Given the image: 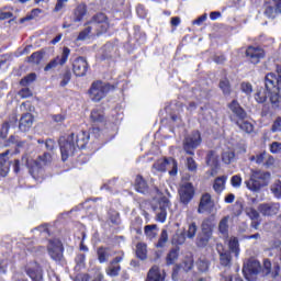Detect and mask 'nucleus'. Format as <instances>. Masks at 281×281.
I'll return each mask as SVG.
<instances>
[{
    "instance_id": "nucleus-50",
    "label": "nucleus",
    "mask_w": 281,
    "mask_h": 281,
    "mask_svg": "<svg viewBox=\"0 0 281 281\" xmlns=\"http://www.w3.org/2000/svg\"><path fill=\"white\" fill-rule=\"evenodd\" d=\"M196 231H198L196 223H191L187 231V238H190V239L194 238V236H196Z\"/></svg>"
},
{
    "instance_id": "nucleus-18",
    "label": "nucleus",
    "mask_w": 281,
    "mask_h": 281,
    "mask_svg": "<svg viewBox=\"0 0 281 281\" xmlns=\"http://www.w3.org/2000/svg\"><path fill=\"white\" fill-rule=\"evenodd\" d=\"M88 67L87 59H85V57H79L72 64V71L75 75L82 77L87 75Z\"/></svg>"
},
{
    "instance_id": "nucleus-21",
    "label": "nucleus",
    "mask_w": 281,
    "mask_h": 281,
    "mask_svg": "<svg viewBox=\"0 0 281 281\" xmlns=\"http://www.w3.org/2000/svg\"><path fill=\"white\" fill-rule=\"evenodd\" d=\"M97 254H98L99 262L101 263L106 262V260H109L111 256H114V257L117 256V251L111 250L109 248H99Z\"/></svg>"
},
{
    "instance_id": "nucleus-39",
    "label": "nucleus",
    "mask_w": 281,
    "mask_h": 281,
    "mask_svg": "<svg viewBox=\"0 0 281 281\" xmlns=\"http://www.w3.org/2000/svg\"><path fill=\"white\" fill-rule=\"evenodd\" d=\"M43 11L41 9H33L30 14L20 19V23H25V21H32L38 16Z\"/></svg>"
},
{
    "instance_id": "nucleus-29",
    "label": "nucleus",
    "mask_w": 281,
    "mask_h": 281,
    "mask_svg": "<svg viewBox=\"0 0 281 281\" xmlns=\"http://www.w3.org/2000/svg\"><path fill=\"white\" fill-rule=\"evenodd\" d=\"M87 14V5L85 4H79L76 10H75V22L80 23L82 19H85V15Z\"/></svg>"
},
{
    "instance_id": "nucleus-30",
    "label": "nucleus",
    "mask_w": 281,
    "mask_h": 281,
    "mask_svg": "<svg viewBox=\"0 0 281 281\" xmlns=\"http://www.w3.org/2000/svg\"><path fill=\"white\" fill-rule=\"evenodd\" d=\"M211 239H212V235H210L209 233H201L198 236L195 243L199 247H207V244L210 243Z\"/></svg>"
},
{
    "instance_id": "nucleus-49",
    "label": "nucleus",
    "mask_w": 281,
    "mask_h": 281,
    "mask_svg": "<svg viewBox=\"0 0 281 281\" xmlns=\"http://www.w3.org/2000/svg\"><path fill=\"white\" fill-rule=\"evenodd\" d=\"M246 214L251 218V221H258V218H260V213H258L254 207L246 209Z\"/></svg>"
},
{
    "instance_id": "nucleus-23",
    "label": "nucleus",
    "mask_w": 281,
    "mask_h": 281,
    "mask_svg": "<svg viewBox=\"0 0 281 281\" xmlns=\"http://www.w3.org/2000/svg\"><path fill=\"white\" fill-rule=\"evenodd\" d=\"M225 183H227V176H221L214 180L213 190L216 194H221L225 190Z\"/></svg>"
},
{
    "instance_id": "nucleus-25",
    "label": "nucleus",
    "mask_w": 281,
    "mask_h": 281,
    "mask_svg": "<svg viewBox=\"0 0 281 281\" xmlns=\"http://www.w3.org/2000/svg\"><path fill=\"white\" fill-rule=\"evenodd\" d=\"M218 232L222 236L227 237L229 234V216H225L220 221Z\"/></svg>"
},
{
    "instance_id": "nucleus-54",
    "label": "nucleus",
    "mask_w": 281,
    "mask_h": 281,
    "mask_svg": "<svg viewBox=\"0 0 281 281\" xmlns=\"http://www.w3.org/2000/svg\"><path fill=\"white\" fill-rule=\"evenodd\" d=\"M36 234H41V236L47 237L49 235V231L47 229V225L38 226L34 229Z\"/></svg>"
},
{
    "instance_id": "nucleus-4",
    "label": "nucleus",
    "mask_w": 281,
    "mask_h": 281,
    "mask_svg": "<svg viewBox=\"0 0 281 281\" xmlns=\"http://www.w3.org/2000/svg\"><path fill=\"white\" fill-rule=\"evenodd\" d=\"M23 164L29 168L32 177L36 179L38 177V172L45 168V166H49L52 164V154L44 153L42 156H38L37 159H32L30 154H25L22 157Z\"/></svg>"
},
{
    "instance_id": "nucleus-22",
    "label": "nucleus",
    "mask_w": 281,
    "mask_h": 281,
    "mask_svg": "<svg viewBox=\"0 0 281 281\" xmlns=\"http://www.w3.org/2000/svg\"><path fill=\"white\" fill-rule=\"evenodd\" d=\"M26 274L32 281H43V270L36 265L33 268L26 269Z\"/></svg>"
},
{
    "instance_id": "nucleus-31",
    "label": "nucleus",
    "mask_w": 281,
    "mask_h": 281,
    "mask_svg": "<svg viewBox=\"0 0 281 281\" xmlns=\"http://www.w3.org/2000/svg\"><path fill=\"white\" fill-rule=\"evenodd\" d=\"M157 234H159V228H157V225H147L145 226V235L149 240H153V238H157Z\"/></svg>"
},
{
    "instance_id": "nucleus-41",
    "label": "nucleus",
    "mask_w": 281,
    "mask_h": 281,
    "mask_svg": "<svg viewBox=\"0 0 281 281\" xmlns=\"http://www.w3.org/2000/svg\"><path fill=\"white\" fill-rule=\"evenodd\" d=\"M220 262L223 267H229V265H232V255H229V252H221Z\"/></svg>"
},
{
    "instance_id": "nucleus-42",
    "label": "nucleus",
    "mask_w": 281,
    "mask_h": 281,
    "mask_svg": "<svg viewBox=\"0 0 281 281\" xmlns=\"http://www.w3.org/2000/svg\"><path fill=\"white\" fill-rule=\"evenodd\" d=\"M250 161L257 164L258 166H260V164H265L266 159H267V153H261V154H257L255 156H251Z\"/></svg>"
},
{
    "instance_id": "nucleus-14",
    "label": "nucleus",
    "mask_w": 281,
    "mask_h": 281,
    "mask_svg": "<svg viewBox=\"0 0 281 281\" xmlns=\"http://www.w3.org/2000/svg\"><path fill=\"white\" fill-rule=\"evenodd\" d=\"M243 273L246 280L249 279V276H256L260 273V261L255 259H249L244 263Z\"/></svg>"
},
{
    "instance_id": "nucleus-15",
    "label": "nucleus",
    "mask_w": 281,
    "mask_h": 281,
    "mask_svg": "<svg viewBox=\"0 0 281 281\" xmlns=\"http://www.w3.org/2000/svg\"><path fill=\"white\" fill-rule=\"evenodd\" d=\"M214 211V201H212V195L209 193H205L201 196L200 204L198 212L199 214H204V212H209V214H212Z\"/></svg>"
},
{
    "instance_id": "nucleus-33",
    "label": "nucleus",
    "mask_w": 281,
    "mask_h": 281,
    "mask_svg": "<svg viewBox=\"0 0 281 281\" xmlns=\"http://www.w3.org/2000/svg\"><path fill=\"white\" fill-rule=\"evenodd\" d=\"M148 250L146 248V244H137L136 246V256L139 260H146Z\"/></svg>"
},
{
    "instance_id": "nucleus-28",
    "label": "nucleus",
    "mask_w": 281,
    "mask_h": 281,
    "mask_svg": "<svg viewBox=\"0 0 281 281\" xmlns=\"http://www.w3.org/2000/svg\"><path fill=\"white\" fill-rule=\"evenodd\" d=\"M277 12H279L278 7H276V4L273 3V0H271L270 2H266L265 14L266 16H268V19H276Z\"/></svg>"
},
{
    "instance_id": "nucleus-43",
    "label": "nucleus",
    "mask_w": 281,
    "mask_h": 281,
    "mask_svg": "<svg viewBox=\"0 0 281 281\" xmlns=\"http://www.w3.org/2000/svg\"><path fill=\"white\" fill-rule=\"evenodd\" d=\"M220 89H222L225 95H229V93H232V87L229 86V80L227 79L221 80Z\"/></svg>"
},
{
    "instance_id": "nucleus-1",
    "label": "nucleus",
    "mask_w": 281,
    "mask_h": 281,
    "mask_svg": "<svg viewBox=\"0 0 281 281\" xmlns=\"http://www.w3.org/2000/svg\"><path fill=\"white\" fill-rule=\"evenodd\" d=\"M266 89L260 88L256 94L255 100L262 104L267 102L268 95H270V102L273 106L281 105V68H277L276 72L266 75L265 79Z\"/></svg>"
},
{
    "instance_id": "nucleus-44",
    "label": "nucleus",
    "mask_w": 281,
    "mask_h": 281,
    "mask_svg": "<svg viewBox=\"0 0 281 281\" xmlns=\"http://www.w3.org/2000/svg\"><path fill=\"white\" fill-rule=\"evenodd\" d=\"M271 192L277 199H281V181L277 180L272 186H271Z\"/></svg>"
},
{
    "instance_id": "nucleus-57",
    "label": "nucleus",
    "mask_w": 281,
    "mask_h": 281,
    "mask_svg": "<svg viewBox=\"0 0 281 281\" xmlns=\"http://www.w3.org/2000/svg\"><path fill=\"white\" fill-rule=\"evenodd\" d=\"M187 168L191 172H194L196 170V161H194L193 158H188L187 159Z\"/></svg>"
},
{
    "instance_id": "nucleus-40",
    "label": "nucleus",
    "mask_w": 281,
    "mask_h": 281,
    "mask_svg": "<svg viewBox=\"0 0 281 281\" xmlns=\"http://www.w3.org/2000/svg\"><path fill=\"white\" fill-rule=\"evenodd\" d=\"M183 271H186L188 273V271H192L193 267H194V259L192 257H187L182 265H181Z\"/></svg>"
},
{
    "instance_id": "nucleus-26",
    "label": "nucleus",
    "mask_w": 281,
    "mask_h": 281,
    "mask_svg": "<svg viewBox=\"0 0 281 281\" xmlns=\"http://www.w3.org/2000/svg\"><path fill=\"white\" fill-rule=\"evenodd\" d=\"M135 190L136 192H140V194H146V192H148V184L146 183V180H144V178L140 176L136 177Z\"/></svg>"
},
{
    "instance_id": "nucleus-37",
    "label": "nucleus",
    "mask_w": 281,
    "mask_h": 281,
    "mask_svg": "<svg viewBox=\"0 0 281 281\" xmlns=\"http://www.w3.org/2000/svg\"><path fill=\"white\" fill-rule=\"evenodd\" d=\"M168 243V231L164 228L160 233V237L158 239V243L156 244V247L159 249L166 247V244Z\"/></svg>"
},
{
    "instance_id": "nucleus-58",
    "label": "nucleus",
    "mask_w": 281,
    "mask_h": 281,
    "mask_svg": "<svg viewBox=\"0 0 281 281\" xmlns=\"http://www.w3.org/2000/svg\"><path fill=\"white\" fill-rule=\"evenodd\" d=\"M69 80H71V72L68 71L63 75L60 87H67V85H69Z\"/></svg>"
},
{
    "instance_id": "nucleus-20",
    "label": "nucleus",
    "mask_w": 281,
    "mask_h": 281,
    "mask_svg": "<svg viewBox=\"0 0 281 281\" xmlns=\"http://www.w3.org/2000/svg\"><path fill=\"white\" fill-rule=\"evenodd\" d=\"M165 277L164 273H161V269L159 267L154 266L150 268V270L147 273L146 281H164Z\"/></svg>"
},
{
    "instance_id": "nucleus-60",
    "label": "nucleus",
    "mask_w": 281,
    "mask_h": 281,
    "mask_svg": "<svg viewBox=\"0 0 281 281\" xmlns=\"http://www.w3.org/2000/svg\"><path fill=\"white\" fill-rule=\"evenodd\" d=\"M19 95H20V98H23V99H25V98H31V95H32V90H30V88H23V89H21V90L19 91Z\"/></svg>"
},
{
    "instance_id": "nucleus-6",
    "label": "nucleus",
    "mask_w": 281,
    "mask_h": 281,
    "mask_svg": "<svg viewBox=\"0 0 281 281\" xmlns=\"http://www.w3.org/2000/svg\"><path fill=\"white\" fill-rule=\"evenodd\" d=\"M269 181H271L270 172L252 170L249 180L245 181V183L250 192H260L262 188L269 186Z\"/></svg>"
},
{
    "instance_id": "nucleus-38",
    "label": "nucleus",
    "mask_w": 281,
    "mask_h": 281,
    "mask_svg": "<svg viewBox=\"0 0 281 281\" xmlns=\"http://www.w3.org/2000/svg\"><path fill=\"white\" fill-rule=\"evenodd\" d=\"M228 247H229L231 251H233V254H235V256H238V254L240 252L238 238H236V237H231V239L228 241Z\"/></svg>"
},
{
    "instance_id": "nucleus-8",
    "label": "nucleus",
    "mask_w": 281,
    "mask_h": 281,
    "mask_svg": "<svg viewBox=\"0 0 281 281\" xmlns=\"http://www.w3.org/2000/svg\"><path fill=\"white\" fill-rule=\"evenodd\" d=\"M111 89H113V86L106 82L94 81L89 90L90 100H92V102H100L101 100H104Z\"/></svg>"
},
{
    "instance_id": "nucleus-11",
    "label": "nucleus",
    "mask_w": 281,
    "mask_h": 281,
    "mask_svg": "<svg viewBox=\"0 0 281 281\" xmlns=\"http://www.w3.org/2000/svg\"><path fill=\"white\" fill-rule=\"evenodd\" d=\"M183 146L188 155H194V148H199V146H201V133L193 132L186 138Z\"/></svg>"
},
{
    "instance_id": "nucleus-59",
    "label": "nucleus",
    "mask_w": 281,
    "mask_h": 281,
    "mask_svg": "<svg viewBox=\"0 0 281 281\" xmlns=\"http://www.w3.org/2000/svg\"><path fill=\"white\" fill-rule=\"evenodd\" d=\"M280 150H281V143L273 142V143L270 145V153H272L273 155L280 153Z\"/></svg>"
},
{
    "instance_id": "nucleus-63",
    "label": "nucleus",
    "mask_w": 281,
    "mask_h": 281,
    "mask_svg": "<svg viewBox=\"0 0 281 281\" xmlns=\"http://www.w3.org/2000/svg\"><path fill=\"white\" fill-rule=\"evenodd\" d=\"M8 131H10V123H4L0 132V137H2V139H4V137H8Z\"/></svg>"
},
{
    "instance_id": "nucleus-9",
    "label": "nucleus",
    "mask_w": 281,
    "mask_h": 281,
    "mask_svg": "<svg viewBox=\"0 0 281 281\" xmlns=\"http://www.w3.org/2000/svg\"><path fill=\"white\" fill-rule=\"evenodd\" d=\"M154 170H157L158 172H166V170H169V175L171 177L177 176L178 167H177V160L173 158H167L164 160H157L154 166Z\"/></svg>"
},
{
    "instance_id": "nucleus-27",
    "label": "nucleus",
    "mask_w": 281,
    "mask_h": 281,
    "mask_svg": "<svg viewBox=\"0 0 281 281\" xmlns=\"http://www.w3.org/2000/svg\"><path fill=\"white\" fill-rule=\"evenodd\" d=\"M236 158V154L234 153V149L233 148H226L223 150L222 153V160L229 165L232 164V161H234V159Z\"/></svg>"
},
{
    "instance_id": "nucleus-32",
    "label": "nucleus",
    "mask_w": 281,
    "mask_h": 281,
    "mask_svg": "<svg viewBox=\"0 0 281 281\" xmlns=\"http://www.w3.org/2000/svg\"><path fill=\"white\" fill-rule=\"evenodd\" d=\"M177 260H179V249L173 248L168 252L166 262L168 266H170V265H175Z\"/></svg>"
},
{
    "instance_id": "nucleus-17",
    "label": "nucleus",
    "mask_w": 281,
    "mask_h": 281,
    "mask_svg": "<svg viewBox=\"0 0 281 281\" xmlns=\"http://www.w3.org/2000/svg\"><path fill=\"white\" fill-rule=\"evenodd\" d=\"M258 210L262 216H276L280 212V203H262Z\"/></svg>"
},
{
    "instance_id": "nucleus-5",
    "label": "nucleus",
    "mask_w": 281,
    "mask_h": 281,
    "mask_svg": "<svg viewBox=\"0 0 281 281\" xmlns=\"http://www.w3.org/2000/svg\"><path fill=\"white\" fill-rule=\"evenodd\" d=\"M156 204L154 205L156 220L158 223H166V218L168 217V209L170 207V192H168V189L165 190V194L164 191L159 189H156Z\"/></svg>"
},
{
    "instance_id": "nucleus-7",
    "label": "nucleus",
    "mask_w": 281,
    "mask_h": 281,
    "mask_svg": "<svg viewBox=\"0 0 281 281\" xmlns=\"http://www.w3.org/2000/svg\"><path fill=\"white\" fill-rule=\"evenodd\" d=\"M231 111L238 117L236 124L244 133H254V124L249 121H245L247 117V112L240 108V104L237 101H233L229 104Z\"/></svg>"
},
{
    "instance_id": "nucleus-13",
    "label": "nucleus",
    "mask_w": 281,
    "mask_h": 281,
    "mask_svg": "<svg viewBox=\"0 0 281 281\" xmlns=\"http://www.w3.org/2000/svg\"><path fill=\"white\" fill-rule=\"evenodd\" d=\"M47 249L53 260H61L63 243H60L58 239L49 240Z\"/></svg>"
},
{
    "instance_id": "nucleus-62",
    "label": "nucleus",
    "mask_w": 281,
    "mask_h": 281,
    "mask_svg": "<svg viewBox=\"0 0 281 281\" xmlns=\"http://www.w3.org/2000/svg\"><path fill=\"white\" fill-rule=\"evenodd\" d=\"M67 1H69V0H57L54 12H60V10H63V8H65Z\"/></svg>"
},
{
    "instance_id": "nucleus-52",
    "label": "nucleus",
    "mask_w": 281,
    "mask_h": 281,
    "mask_svg": "<svg viewBox=\"0 0 281 281\" xmlns=\"http://www.w3.org/2000/svg\"><path fill=\"white\" fill-rule=\"evenodd\" d=\"M60 65V61L57 57L55 59H52L44 68V71H52V69H56V67Z\"/></svg>"
},
{
    "instance_id": "nucleus-47",
    "label": "nucleus",
    "mask_w": 281,
    "mask_h": 281,
    "mask_svg": "<svg viewBox=\"0 0 281 281\" xmlns=\"http://www.w3.org/2000/svg\"><path fill=\"white\" fill-rule=\"evenodd\" d=\"M92 122H102L104 120V114L102 111L93 110L90 115Z\"/></svg>"
},
{
    "instance_id": "nucleus-36",
    "label": "nucleus",
    "mask_w": 281,
    "mask_h": 281,
    "mask_svg": "<svg viewBox=\"0 0 281 281\" xmlns=\"http://www.w3.org/2000/svg\"><path fill=\"white\" fill-rule=\"evenodd\" d=\"M71 54V49L69 47H64L61 55L57 56V60L59 61V65L63 66L69 60V55Z\"/></svg>"
},
{
    "instance_id": "nucleus-64",
    "label": "nucleus",
    "mask_w": 281,
    "mask_h": 281,
    "mask_svg": "<svg viewBox=\"0 0 281 281\" xmlns=\"http://www.w3.org/2000/svg\"><path fill=\"white\" fill-rule=\"evenodd\" d=\"M281 131V117H278L272 124V133H278Z\"/></svg>"
},
{
    "instance_id": "nucleus-61",
    "label": "nucleus",
    "mask_w": 281,
    "mask_h": 281,
    "mask_svg": "<svg viewBox=\"0 0 281 281\" xmlns=\"http://www.w3.org/2000/svg\"><path fill=\"white\" fill-rule=\"evenodd\" d=\"M272 249H277V251H278V259L281 261V241L280 240H274L272 243Z\"/></svg>"
},
{
    "instance_id": "nucleus-16",
    "label": "nucleus",
    "mask_w": 281,
    "mask_h": 281,
    "mask_svg": "<svg viewBox=\"0 0 281 281\" xmlns=\"http://www.w3.org/2000/svg\"><path fill=\"white\" fill-rule=\"evenodd\" d=\"M246 56L247 58H249L252 65H258V63H260V59L265 58V50L260 47L249 46L246 49Z\"/></svg>"
},
{
    "instance_id": "nucleus-46",
    "label": "nucleus",
    "mask_w": 281,
    "mask_h": 281,
    "mask_svg": "<svg viewBox=\"0 0 281 281\" xmlns=\"http://www.w3.org/2000/svg\"><path fill=\"white\" fill-rule=\"evenodd\" d=\"M206 164L207 166H212V167L218 166V156L214 155V153L211 151L207 155Z\"/></svg>"
},
{
    "instance_id": "nucleus-3",
    "label": "nucleus",
    "mask_w": 281,
    "mask_h": 281,
    "mask_svg": "<svg viewBox=\"0 0 281 281\" xmlns=\"http://www.w3.org/2000/svg\"><path fill=\"white\" fill-rule=\"evenodd\" d=\"M109 27H111V25L109 24L106 15L99 13L94 15L88 23V26L79 33L77 41H87V38H91V36H100V34L108 32Z\"/></svg>"
},
{
    "instance_id": "nucleus-55",
    "label": "nucleus",
    "mask_w": 281,
    "mask_h": 281,
    "mask_svg": "<svg viewBox=\"0 0 281 281\" xmlns=\"http://www.w3.org/2000/svg\"><path fill=\"white\" fill-rule=\"evenodd\" d=\"M241 91L243 93H246V95H250V93L254 92V87H251V83L243 82Z\"/></svg>"
},
{
    "instance_id": "nucleus-53",
    "label": "nucleus",
    "mask_w": 281,
    "mask_h": 281,
    "mask_svg": "<svg viewBox=\"0 0 281 281\" xmlns=\"http://www.w3.org/2000/svg\"><path fill=\"white\" fill-rule=\"evenodd\" d=\"M231 184L233 188H240V186H243V178L238 175L233 176L231 179Z\"/></svg>"
},
{
    "instance_id": "nucleus-2",
    "label": "nucleus",
    "mask_w": 281,
    "mask_h": 281,
    "mask_svg": "<svg viewBox=\"0 0 281 281\" xmlns=\"http://www.w3.org/2000/svg\"><path fill=\"white\" fill-rule=\"evenodd\" d=\"M89 143V133L79 132L77 135L71 134L65 139L61 137L59 139V148L61 153V160L67 161L69 157L76 153V150H80V148H85Z\"/></svg>"
},
{
    "instance_id": "nucleus-48",
    "label": "nucleus",
    "mask_w": 281,
    "mask_h": 281,
    "mask_svg": "<svg viewBox=\"0 0 281 281\" xmlns=\"http://www.w3.org/2000/svg\"><path fill=\"white\" fill-rule=\"evenodd\" d=\"M43 60V54L35 52L29 57V63H33L34 65H38Z\"/></svg>"
},
{
    "instance_id": "nucleus-51",
    "label": "nucleus",
    "mask_w": 281,
    "mask_h": 281,
    "mask_svg": "<svg viewBox=\"0 0 281 281\" xmlns=\"http://www.w3.org/2000/svg\"><path fill=\"white\" fill-rule=\"evenodd\" d=\"M34 80H36V74H30L20 81V85H22V87H27V85H31Z\"/></svg>"
},
{
    "instance_id": "nucleus-10",
    "label": "nucleus",
    "mask_w": 281,
    "mask_h": 281,
    "mask_svg": "<svg viewBox=\"0 0 281 281\" xmlns=\"http://www.w3.org/2000/svg\"><path fill=\"white\" fill-rule=\"evenodd\" d=\"M123 260L124 251L117 250V255L110 261L109 267L105 269L106 276H110V278H117L122 271V266H120V262Z\"/></svg>"
},
{
    "instance_id": "nucleus-35",
    "label": "nucleus",
    "mask_w": 281,
    "mask_h": 281,
    "mask_svg": "<svg viewBox=\"0 0 281 281\" xmlns=\"http://www.w3.org/2000/svg\"><path fill=\"white\" fill-rule=\"evenodd\" d=\"M196 268L200 273H207V271H210V261H207L205 258L200 259L196 262Z\"/></svg>"
},
{
    "instance_id": "nucleus-19",
    "label": "nucleus",
    "mask_w": 281,
    "mask_h": 281,
    "mask_svg": "<svg viewBox=\"0 0 281 281\" xmlns=\"http://www.w3.org/2000/svg\"><path fill=\"white\" fill-rule=\"evenodd\" d=\"M32 124H34V116H32V114L30 113H26L20 119L19 128L20 131L25 133L26 131H30V128H32Z\"/></svg>"
},
{
    "instance_id": "nucleus-24",
    "label": "nucleus",
    "mask_w": 281,
    "mask_h": 281,
    "mask_svg": "<svg viewBox=\"0 0 281 281\" xmlns=\"http://www.w3.org/2000/svg\"><path fill=\"white\" fill-rule=\"evenodd\" d=\"M8 155H10V150H7L5 153L0 154V176L5 177L8 175Z\"/></svg>"
},
{
    "instance_id": "nucleus-12",
    "label": "nucleus",
    "mask_w": 281,
    "mask_h": 281,
    "mask_svg": "<svg viewBox=\"0 0 281 281\" xmlns=\"http://www.w3.org/2000/svg\"><path fill=\"white\" fill-rule=\"evenodd\" d=\"M179 196L181 203L188 205L194 199V187L190 182H183L179 189Z\"/></svg>"
},
{
    "instance_id": "nucleus-56",
    "label": "nucleus",
    "mask_w": 281,
    "mask_h": 281,
    "mask_svg": "<svg viewBox=\"0 0 281 281\" xmlns=\"http://www.w3.org/2000/svg\"><path fill=\"white\" fill-rule=\"evenodd\" d=\"M202 234L212 235V224H210V221H204L202 223Z\"/></svg>"
},
{
    "instance_id": "nucleus-45",
    "label": "nucleus",
    "mask_w": 281,
    "mask_h": 281,
    "mask_svg": "<svg viewBox=\"0 0 281 281\" xmlns=\"http://www.w3.org/2000/svg\"><path fill=\"white\" fill-rule=\"evenodd\" d=\"M173 245H183L186 243V233H176V235L172 238Z\"/></svg>"
},
{
    "instance_id": "nucleus-34",
    "label": "nucleus",
    "mask_w": 281,
    "mask_h": 281,
    "mask_svg": "<svg viewBox=\"0 0 281 281\" xmlns=\"http://www.w3.org/2000/svg\"><path fill=\"white\" fill-rule=\"evenodd\" d=\"M263 166H266V168H269L270 170H273V168H278V166H280V162H278V160H276L273 156L267 154Z\"/></svg>"
}]
</instances>
